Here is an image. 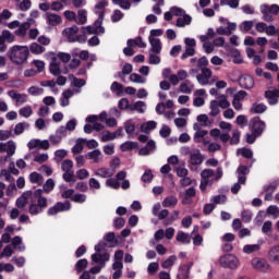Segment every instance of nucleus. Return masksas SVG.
Segmentation results:
<instances>
[{"label":"nucleus","mask_w":279,"mask_h":279,"mask_svg":"<svg viewBox=\"0 0 279 279\" xmlns=\"http://www.w3.org/2000/svg\"><path fill=\"white\" fill-rule=\"evenodd\" d=\"M34 195V198L37 201H32L28 205V213L33 217H36V215H40L47 210L49 206V202L47 201V197L43 196V190L38 189L35 192L26 191L24 192L17 199H16V206L17 208H25L29 202V197Z\"/></svg>","instance_id":"f257e3e1"},{"label":"nucleus","mask_w":279,"mask_h":279,"mask_svg":"<svg viewBox=\"0 0 279 279\" xmlns=\"http://www.w3.org/2000/svg\"><path fill=\"white\" fill-rule=\"evenodd\" d=\"M8 56L13 64H25L27 58H29V48L27 46H13L10 48Z\"/></svg>","instance_id":"f03ea898"},{"label":"nucleus","mask_w":279,"mask_h":279,"mask_svg":"<svg viewBox=\"0 0 279 279\" xmlns=\"http://www.w3.org/2000/svg\"><path fill=\"white\" fill-rule=\"evenodd\" d=\"M106 242H99L95 245V254L92 255L93 263H99L100 270L106 267V263L110 260V254L106 251Z\"/></svg>","instance_id":"7ed1b4c3"},{"label":"nucleus","mask_w":279,"mask_h":279,"mask_svg":"<svg viewBox=\"0 0 279 279\" xmlns=\"http://www.w3.org/2000/svg\"><path fill=\"white\" fill-rule=\"evenodd\" d=\"M221 267L227 269H236L239 267V258L233 254H227L219 258Z\"/></svg>","instance_id":"20e7f679"},{"label":"nucleus","mask_w":279,"mask_h":279,"mask_svg":"<svg viewBox=\"0 0 279 279\" xmlns=\"http://www.w3.org/2000/svg\"><path fill=\"white\" fill-rule=\"evenodd\" d=\"M71 208V202L65 201L64 203L58 202L52 207L48 208L47 215L49 217H53V215H58V213H66Z\"/></svg>","instance_id":"39448f33"},{"label":"nucleus","mask_w":279,"mask_h":279,"mask_svg":"<svg viewBox=\"0 0 279 279\" xmlns=\"http://www.w3.org/2000/svg\"><path fill=\"white\" fill-rule=\"evenodd\" d=\"M251 132L255 133L257 136H263V132H265V121L260 120L259 117H255L250 121Z\"/></svg>","instance_id":"423d86ee"},{"label":"nucleus","mask_w":279,"mask_h":279,"mask_svg":"<svg viewBox=\"0 0 279 279\" xmlns=\"http://www.w3.org/2000/svg\"><path fill=\"white\" fill-rule=\"evenodd\" d=\"M251 264L257 271H271V265H269L265 258L255 257L252 259Z\"/></svg>","instance_id":"0eeeda50"},{"label":"nucleus","mask_w":279,"mask_h":279,"mask_svg":"<svg viewBox=\"0 0 279 279\" xmlns=\"http://www.w3.org/2000/svg\"><path fill=\"white\" fill-rule=\"evenodd\" d=\"M239 85L241 88L250 90L254 86V77L250 76L248 74H244L239 78Z\"/></svg>","instance_id":"6e6552de"},{"label":"nucleus","mask_w":279,"mask_h":279,"mask_svg":"<svg viewBox=\"0 0 279 279\" xmlns=\"http://www.w3.org/2000/svg\"><path fill=\"white\" fill-rule=\"evenodd\" d=\"M77 32H80V27H77V25H73L72 27H68L63 31V35L68 38V43H75Z\"/></svg>","instance_id":"1a4fd4ad"},{"label":"nucleus","mask_w":279,"mask_h":279,"mask_svg":"<svg viewBox=\"0 0 279 279\" xmlns=\"http://www.w3.org/2000/svg\"><path fill=\"white\" fill-rule=\"evenodd\" d=\"M49 71H50L51 75H54L56 77H58V75H60L62 73V70H60V61L58 60V57L51 58Z\"/></svg>","instance_id":"9d476101"},{"label":"nucleus","mask_w":279,"mask_h":279,"mask_svg":"<svg viewBox=\"0 0 279 279\" xmlns=\"http://www.w3.org/2000/svg\"><path fill=\"white\" fill-rule=\"evenodd\" d=\"M268 260L275 265H279V245H275L269 248Z\"/></svg>","instance_id":"9b49d317"},{"label":"nucleus","mask_w":279,"mask_h":279,"mask_svg":"<svg viewBox=\"0 0 279 279\" xmlns=\"http://www.w3.org/2000/svg\"><path fill=\"white\" fill-rule=\"evenodd\" d=\"M46 21L51 27H56L62 23V16L56 13H46Z\"/></svg>","instance_id":"f8f14e48"},{"label":"nucleus","mask_w":279,"mask_h":279,"mask_svg":"<svg viewBox=\"0 0 279 279\" xmlns=\"http://www.w3.org/2000/svg\"><path fill=\"white\" fill-rule=\"evenodd\" d=\"M190 165H193L194 167H197L204 162V156H202V153L199 150H196L194 153H190Z\"/></svg>","instance_id":"ddd939ff"},{"label":"nucleus","mask_w":279,"mask_h":279,"mask_svg":"<svg viewBox=\"0 0 279 279\" xmlns=\"http://www.w3.org/2000/svg\"><path fill=\"white\" fill-rule=\"evenodd\" d=\"M247 173H250V169L247 168V166H240L238 168L239 184H245V182H247Z\"/></svg>","instance_id":"4468645a"},{"label":"nucleus","mask_w":279,"mask_h":279,"mask_svg":"<svg viewBox=\"0 0 279 279\" xmlns=\"http://www.w3.org/2000/svg\"><path fill=\"white\" fill-rule=\"evenodd\" d=\"M265 97L267 98L268 104L270 106H276V104H278L279 90L278 89L267 90L265 92Z\"/></svg>","instance_id":"2eb2a0df"},{"label":"nucleus","mask_w":279,"mask_h":279,"mask_svg":"<svg viewBox=\"0 0 279 279\" xmlns=\"http://www.w3.org/2000/svg\"><path fill=\"white\" fill-rule=\"evenodd\" d=\"M104 16H106V12L101 11L98 15V19L94 22V25L97 29L96 34H106V28L101 26L104 23Z\"/></svg>","instance_id":"dca6fc26"},{"label":"nucleus","mask_w":279,"mask_h":279,"mask_svg":"<svg viewBox=\"0 0 279 279\" xmlns=\"http://www.w3.org/2000/svg\"><path fill=\"white\" fill-rule=\"evenodd\" d=\"M149 43L151 46L150 51H153V53H160L162 51V44L159 38L149 37Z\"/></svg>","instance_id":"f3484780"},{"label":"nucleus","mask_w":279,"mask_h":279,"mask_svg":"<svg viewBox=\"0 0 279 279\" xmlns=\"http://www.w3.org/2000/svg\"><path fill=\"white\" fill-rule=\"evenodd\" d=\"M251 114H263V112H267V107L265 104H253L250 109Z\"/></svg>","instance_id":"a211bd4d"},{"label":"nucleus","mask_w":279,"mask_h":279,"mask_svg":"<svg viewBox=\"0 0 279 279\" xmlns=\"http://www.w3.org/2000/svg\"><path fill=\"white\" fill-rule=\"evenodd\" d=\"M178 206V197L175 196H168L162 202L163 208H175Z\"/></svg>","instance_id":"6ab92c4d"},{"label":"nucleus","mask_w":279,"mask_h":279,"mask_svg":"<svg viewBox=\"0 0 279 279\" xmlns=\"http://www.w3.org/2000/svg\"><path fill=\"white\" fill-rule=\"evenodd\" d=\"M121 151H132L133 149H138V142H124L120 146Z\"/></svg>","instance_id":"aec40b11"},{"label":"nucleus","mask_w":279,"mask_h":279,"mask_svg":"<svg viewBox=\"0 0 279 279\" xmlns=\"http://www.w3.org/2000/svg\"><path fill=\"white\" fill-rule=\"evenodd\" d=\"M132 43L135 45V47H138L140 49H145L147 47V44L143 41V37H136L135 39H129L126 41L128 47H132Z\"/></svg>","instance_id":"412c9836"},{"label":"nucleus","mask_w":279,"mask_h":279,"mask_svg":"<svg viewBox=\"0 0 279 279\" xmlns=\"http://www.w3.org/2000/svg\"><path fill=\"white\" fill-rule=\"evenodd\" d=\"M158 123L156 121H148L146 123H143L140 128L141 132H144L145 134H147V132L151 131V130H156Z\"/></svg>","instance_id":"4be33fe9"},{"label":"nucleus","mask_w":279,"mask_h":279,"mask_svg":"<svg viewBox=\"0 0 279 279\" xmlns=\"http://www.w3.org/2000/svg\"><path fill=\"white\" fill-rule=\"evenodd\" d=\"M124 130L129 135V138H132V136H134V132L136 131V125L132 123V120H128L124 122Z\"/></svg>","instance_id":"5701e85b"},{"label":"nucleus","mask_w":279,"mask_h":279,"mask_svg":"<svg viewBox=\"0 0 279 279\" xmlns=\"http://www.w3.org/2000/svg\"><path fill=\"white\" fill-rule=\"evenodd\" d=\"M12 245L15 250H19V252H25V246H23V239L19 235H15L12 239Z\"/></svg>","instance_id":"b1692460"},{"label":"nucleus","mask_w":279,"mask_h":279,"mask_svg":"<svg viewBox=\"0 0 279 279\" xmlns=\"http://www.w3.org/2000/svg\"><path fill=\"white\" fill-rule=\"evenodd\" d=\"M175 240L179 243H185V244L191 243V236H189V233H184V231H178Z\"/></svg>","instance_id":"393cba45"},{"label":"nucleus","mask_w":279,"mask_h":279,"mask_svg":"<svg viewBox=\"0 0 279 279\" xmlns=\"http://www.w3.org/2000/svg\"><path fill=\"white\" fill-rule=\"evenodd\" d=\"M29 181L32 182V184H38L40 186L43 185L44 179L40 173L32 172L29 174Z\"/></svg>","instance_id":"a878e982"},{"label":"nucleus","mask_w":279,"mask_h":279,"mask_svg":"<svg viewBox=\"0 0 279 279\" xmlns=\"http://www.w3.org/2000/svg\"><path fill=\"white\" fill-rule=\"evenodd\" d=\"M191 276V270H187L186 269V266H180L179 267V271H178V275H177V278L178 279H189Z\"/></svg>","instance_id":"bb28decb"},{"label":"nucleus","mask_w":279,"mask_h":279,"mask_svg":"<svg viewBox=\"0 0 279 279\" xmlns=\"http://www.w3.org/2000/svg\"><path fill=\"white\" fill-rule=\"evenodd\" d=\"M143 108H145V102H143L141 100H138L135 104L130 106L131 112H134V110H135L136 112H140L141 114H143V112H145V109H143Z\"/></svg>","instance_id":"cd10ccee"},{"label":"nucleus","mask_w":279,"mask_h":279,"mask_svg":"<svg viewBox=\"0 0 279 279\" xmlns=\"http://www.w3.org/2000/svg\"><path fill=\"white\" fill-rule=\"evenodd\" d=\"M99 156H101V150L95 149L87 153L86 158L88 160H94V162L97 165V162H99Z\"/></svg>","instance_id":"c85d7f7f"},{"label":"nucleus","mask_w":279,"mask_h":279,"mask_svg":"<svg viewBox=\"0 0 279 279\" xmlns=\"http://www.w3.org/2000/svg\"><path fill=\"white\" fill-rule=\"evenodd\" d=\"M31 53L39 56V53H45V47L40 46L38 43H33L29 47Z\"/></svg>","instance_id":"c756f323"},{"label":"nucleus","mask_w":279,"mask_h":279,"mask_svg":"<svg viewBox=\"0 0 279 279\" xmlns=\"http://www.w3.org/2000/svg\"><path fill=\"white\" fill-rule=\"evenodd\" d=\"M27 128H29V123H27V122H20L14 128V134L16 136H20V134H23V132H25V129L27 130Z\"/></svg>","instance_id":"7c9ffc66"},{"label":"nucleus","mask_w":279,"mask_h":279,"mask_svg":"<svg viewBox=\"0 0 279 279\" xmlns=\"http://www.w3.org/2000/svg\"><path fill=\"white\" fill-rule=\"evenodd\" d=\"M88 12L86 10L84 9L78 10L76 23L78 25H84L87 21V16H86Z\"/></svg>","instance_id":"2f4dec72"},{"label":"nucleus","mask_w":279,"mask_h":279,"mask_svg":"<svg viewBox=\"0 0 279 279\" xmlns=\"http://www.w3.org/2000/svg\"><path fill=\"white\" fill-rule=\"evenodd\" d=\"M219 108H220L219 107V101L211 100L210 101V113L209 114L211 117H217L221 112V110Z\"/></svg>","instance_id":"473e14b6"},{"label":"nucleus","mask_w":279,"mask_h":279,"mask_svg":"<svg viewBox=\"0 0 279 279\" xmlns=\"http://www.w3.org/2000/svg\"><path fill=\"white\" fill-rule=\"evenodd\" d=\"M175 260H178V257L175 255H171L161 264L162 269H169V267H173V265H175Z\"/></svg>","instance_id":"72a5a7b5"},{"label":"nucleus","mask_w":279,"mask_h":279,"mask_svg":"<svg viewBox=\"0 0 279 279\" xmlns=\"http://www.w3.org/2000/svg\"><path fill=\"white\" fill-rule=\"evenodd\" d=\"M20 28L15 31L16 36H26L27 29H29V23H22L19 26Z\"/></svg>","instance_id":"f704fd0d"},{"label":"nucleus","mask_w":279,"mask_h":279,"mask_svg":"<svg viewBox=\"0 0 279 279\" xmlns=\"http://www.w3.org/2000/svg\"><path fill=\"white\" fill-rule=\"evenodd\" d=\"M260 250V245L258 244H247L243 247L244 254H254V252H258Z\"/></svg>","instance_id":"c9c22d12"},{"label":"nucleus","mask_w":279,"mask_h":279,"mask_svg":"<svg viewBox=\"0 0 279 279\" xmlns=\"http://www.w3.org/2000/svg\"><path fill=\"white\" fill-rule=\"evenodd\" d=\"M252 27H254V21H244L240 25V29L243 34H247V32H250Z\"/></svg>","instance_id":"e433bc0d"},{"label":"nucleus","mask_w":279,"mask_h":279,"mask_svg":"<svg viewBox=\"0 0 279 279\" xmlns=\"http://www.w3.org/2000/svg\"><path fill=\"white\" fill-rule=\"evenodd\" d=\"M4 151H7L8 156H14L16 153V144L13 141H9Z\"/></svg>","instance_id":"4c0bfd02"},{"label":"nucleus","mask_w":279,"mask_h":279,"mask_svg":"<svg viewBox=\"0 0 279 279\" xmlns=\"http://www.w3.org/2000/svg\"><path fill=\"white\" fill-rule=\"evenodd\" d=\"M82 143H86V140L78 138L76 141V144L72 148V154H80L84 149V146L82 145Z\"/></svg>","instance_id":"58836bf2"},{"label":"nucleus","mask_w":279,"mask_h":279,"mask_svg":"<svg viewBox=\"0 0 279 279\" xmlns=\"http://www.w3.org/2000/svg\"><path fill=\"white\" fill-rule=\"evenodd\" d=\"M95 175H98V178H112V173L107 168H99L95 171Z\"/></svg>","instance_id":"ea45409f"},{"label":"nucleus","mask_w":279,"mask_h":279,"mask_svg":"<svg viewBox=\"0 0 279 279\" xmlns=\"http://www.w3.org/2000/svg\"><path fill=\"white\" fill-rule=\"evenodd\" d=\"M33 112L34 111L32 110V107H29V106L23 107L19 110L20 116L24 117L25 119H29V117H32Z\"/></svg>","instance_id":"a19ab883"},{"label":"nucleus","mask_w":279,"mask_h":279,"mask_svg":"<svg viewBox=\"0 0 279 279\" xmlns=\"http://www.w3.org/2000/svg\"><path fill=\"white\" fill-rule=\"evenodd\" d=\"M56 182H53V179H48L46 183L43 186L41 191H45V193H51V191L54 189Z\"/></svg>","instance_id":"79ce46f5"},{"label":"nucleus","mask_w":279,"mask_h":279,"mask_svg":"<svg viewBox=\"0 0 279 279\" xmlns=\"http://www.w3.org/2000/svg\"><path fill=\"white\" fill-rule=\"evenodd\" d=\"M241 141V131L234 130L232 137H230V145H239Z\"/></svg>","instance_id":"37998d69"},{"label":"nucleus","mask_w":279,"mask_h":279,"mask_svg":"<svg viewBox=\"0 0 279 279\" xmlns=\"http://www.w3.org/2000/svg\"><path fill=\"white\" fill-rule=\"evenodd\" d=\"M88 267V259L86 258H83V259H80L76 265H75V269L76 271H84V269H86Z\"/></svg>","instance_id":"c03bdc74"},{"label":"nucleus","mask_w":279,"mask_h":279,"mask_svg":"<svg viewBox=\"0 0 279 279\" xmlns=\"http://www.w3.org/2000/svg\"><path fill=\"white\" fill-rule=\"evenodd\" d=\"M130 82H134L135 84H145L146 80L141 76V74L132 73L130 75Z\"/></svg>","instance_id":"a18cd8bd"},{"label":"nucleus","mask_w":279,"mask_h":279,"mask_svg":"<svg viewBox=\"0 0 279 279\" xmlns=\"http://www.w3.org/2000/svg\"><path fill=\"white\" fill-rule=\"evenodd\" d=\"M263 20L266 21V23H271L274 21V16L269 14V11L267 10V5L264 4V9H262Z\"/></svg>","instance_id":"49530a36"},{"label":"nucleus","mask_w":279,"mask_h":279,"mask_svg":"<svg viewBox=\"0 0 279 279\" xmlns=\"http://www.w3.org/2000/svg\"><path fill=\"white\" fill-rule=\"evenodd\" d=\"M259 137V135H256L254 132L252 133H246L245 134V142L248 145H254V143H256V140Z\"/></svg>","instance_id":"de8ad7c7"},{"label":"nucleus","mask_w":279,"mask_h":279,"mask_svg":"<svg viewBox=\"0 0 279 279\" xmlns=\"http://www.w3.org/2000/svg\"><path fill=\"white\" fill-rule=\"evenodd\" d=\"M61 169L62 171H73V160L71 159H65L61 163Z\"/></svg>","instance_id":"09e8293b"},{"label":"nucleus","mask_w":279,"mask_h":279,"mask_svg":"<svg viewBox=\"0 0 279 279\" xmlns=\"http://www.w3.org/2000/svg\"><path fill=\"white\" fill-rule=\"evenodd\" d=\"M190 85H191L190 81H185V82L181 83V85H180L181 93H185L186 95H191L192 89H191Z\"/></svg>","instance_id":"8fccbe9b"},{"label":"nucleus","mask_w":279,"mask_h":279,"mask_svg":"<svg viewBox=\"0 0 279 279\" xmlns=\"http://www.w3.org/2000/svg\"><path fill=\"white\" fill-rule=\"evenodd\" d=\"M0 175L1 178H4L7 182H10V183L14 182V177H12V173L10 172V170H5V169L1 170Z\"/></svg>","instance_id":"3c124183"},{"label":"nucleus","mask_w":279,"mask_h":279,"mask_svg":"<svg viewBox=\"0 0 279 279\" xmlns=\"http://www.w3.org/2000/svg\"><path fill=\"white\" fill-rule=\"evenodd\" d=\"M114 138H117V133L107 131L106 134L101 136V142L108 143V141H114Z\"/></svg>","instance_id":"603ef678"},{"label":"nucleus","mask_w":279,"mask_h":279,"mask_svg":"<svg viewBox=\"0 0 279 279\" xmlns=\"http://www.w3.org/2000/svg\"><path fill=\"white\" fill-rule=\"evenodd\" d=\"M111 92L121 95V93H123V85H121L119 82H113L111 84Z\"/></svg>","instance_id":"864d4df0"},{"label":"nucleus","mask_w":279,"mask_h":279,"mask_svg":"<svg viewBox=\"0 0 279 279\" xmlns=\"http://www.w3.org/2000/svg\"><path fill=\"white\" fill-rule=\"evenodd\" d=\"M72 202H75V204H84V202H86V196L85 194H74L71 197Z\"/></svg>","instance_id":"5fc2aeb1"},{"label":"nucleus","mask_w":279,"mask_h":279,"mask_svg":"<svg viewBox=\"0 0 279 279\" xmlns=\"http://www.w3.org/2000/svg\"><path fill=\"white\" fill-rule=\"evenodd\" d=\"M19 8L22 12H27L32 8V0H23L20 2Z\"/></svg>","instance_id":"6e6d98bb"},{"label":"nucleus","mask_w":279,"mask_h":279,"mask_svg":"<svg viewBox=\"0 0 279 279\" xmlns=\"http://www.w3.org/2000/svg\"><path fill=\"white\" fill-rule=\"evenodd\" d=\"M159 134L162 138H169V136H171V129L163 124L161 130L159 131Z\"/></svg>","instance_id":"4d7b16f0"},{"label":"nucleus","mask_w":279,"mask_h":279,"mask_svg":"<svg viewBox=\"0 0 279 279\" xmlns=\"http://www.w3.org/2000/svg\"><path fill=\"white\" fill-rule=\"evenodd\" d=\"M271 221L264 222L262 227V232H264V234H267V236H271Z\"/></svg>","instance_id":"13d9d810"},{"label":"nucleus","mask_w":279,"mask_h":279,"mask_svg":"<svg viewBox=\"0 0 279 279\" xmlns=\"http://www.w3.org/2000/svg\"><path fill=\"white\" fill-rule=\"evenodd\" d=\"M218 106L220 108H222V110L228 109V107L230 106V101H228V98H226V95L220 96V100L218 102Z\"/></svg>","instance_id":"bf43d9fd"},{"label":"nucleus","mask_w":279,"mask_h":279,"mask_svg":"<svg viewBox=\"0 0 279 279\" xmlns=\"http://www.w3.org/2000/svg\"><path fill=\"white\" fill-rule=\"evenodd\" d=\"M121 19H123V12H121V10H114L111 16L112 23H119Z\"/></svg>","instance_id":"052dcab7"},{"label":"nucleus","mask_w":279,"mask_h":279,"mask_svg":"<svg viewBox=\"0 0 279 279\" xmlns=\"http://www.w3.org/2000/svg\"><path fill=\"white\" fill-rule=\"evenodd\" d=\"M159 267H160V265L158 263H150L147 267V271H148L149 276H154V274H156V271H158Z\"/></svg>","instance_id":"680f3d73"},{"label":"nucleus","mask_w":279,"mask_h":279,"mask_svg":"<svg viewBox=\"0 0 279 279\" xmlns=\"http://www.w3.org/2000/svg\"><path fill=\"white\" fill-rule=\"evenodd\" d=\"M58 58L59 60H61V62H63L64 64L71 62V54L66 53V52H59L58 53Z\"/></svg>","instance_id":"e2e57ef3"},{"label":"nucleus","mask_w":279,"mask_h":279,"mask_svg":"<svg viewBox=\"0 0 279 279\" xmlns=\"http://www.w3.org/2000/svg\"><path fill=\"white\" fill-rule=\"evenodd\" d=\"M154 180V173L151 170H146L142 175V182H151Z\"/></svg>","instance_id":"0e129e2a"},{"label":"nucleus","mask_w":279,"mask_h":279,"mask_svg":"<svg viewBox=\"0 0 279 279\" xmlns=\"http://www.w3.org/2000/svg\"><path fill=\"white\" fill-rule=\"evenodd\" d=\"M88 175H90V173L86 169H81L76 171V177L78 178V180H86Z\"/></svg>","instance_id":"69168bd1"},{"label":"nucleus","mask_w":279,"mask_h":279,"mask_svg":"<svg viewBox=\"0 0 279 279\" xmlns=\"http://www.w3.org/2000/svg\"><path fill=\"white\" fill-rule=\"evenodd\" d=\"M107 186H110V189H119L121 186V183L117 181L116 179H108L106 181Z\"/></svg>","instance_id":"338daca9"},{"label":"nucleus","mask_w":279,"mask_h":279,"mask_svg":"<svg viewBox=\"0 0 279 279\" xmlns=\"http://www.w3.org/2000/svg\"><path fill=\"white\" fill-rule=\"evenodd\" d=\"M206 66H208V58L202 57L201 59H198L197 68L202 71L203 69H206Z\"/></svg>","instance_id":"774afa93"}]
</instances>
